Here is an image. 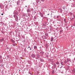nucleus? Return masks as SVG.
Instances as JSON below:
<instances>
[{
    "instance_id": "obj_1",
    "label": "nucleus",
    "mask_w": 75,
    "mask_h": 75,
    "mask_svg": "<svg viewBox=\"0 0 75 75\" xmlns=\"http://www.w3.org/2000/svg\"><path fill=\"white\" fill-rule=\"evenodd\" d=\"M22 0H18V1L16 2L17 4L18 5L19 4H22Z\"/></svg>"
},
{
    "instance_id": "obj_2",
    "label": "nucleus",
    "mask_w": 75,
    "mask_h": 75,
    "mask_svg": "<svg viewBox=\"0 0 75 75\" xmlns=\"http://www.w3.org/2000/svg\"><path fill=\"white\" fill-rule=\"evenodd\" d=\"M13 17L15 18V20L16 21H18V18L17 16L15 15H14Z\"/></svg>"
},
{
    "instance_id": "obj_3",
    "label": "nucleus",
    "mask_w": 75,
    "mask_h": 75,
    "mask_svg": "<svg viewBox=\"0 0 75 75\" xmlns=\"http://www.w3.org/2000/svg\"><path fill=\"white\" fill-rule=\"evenodd\" d=\"M13 14L15 16H17L18 14V12L17 11H14Z\"/></svg>"
},
{
    "instance_id": "obj_4",
    "label": "nucleus",
    "mask_w": 75,
    "mask_h": 75,
    "mask_svg": "<svg viewBox=\"0 0 75 75\" xmlns=\"http://www.w3.org/2000/svg\"><path fill=\"white\" fill-rule=\"evenodd\" d=\"M37 58H35L36 59H38V58H40V55H39V54H37Z\"/></svg>"
},
{
    "instance_id": "obj_5",
    "label": "nucleus",
    "mask_w": 75,
    "mask_h": 75,
    "mask_svg": "<svg viewBox=\"0 0 75 75\" xmlns=\"http://www.w3.org/2000/svg\"><path fill=\"white\" fill-rule=\"evenodd\" d=\"M31 57L33 58H34L35 57V54H32L31 55Z\"/></svg>"
},
{
    "instance_id": "obj_6",
    "label": "nucleus",
    "mask_w": 75,
    "mask_h": 75,
    "mask_svg": "<svg viewBox=\"0 0 75 75\" xmlns=\"http://www.w3.org/2000/svg\"><path fill=\"white\" fill-rule=\"evenodd\" d=\"M40 14L41 17H43V16L44 15H43V14H42V13H41V12H40Z\"/></svg>"
},
{
    "instance_id": "obj_7",
    "label": "nucleus",
    "mask_w": 75,
    "mask_h": 75,
    "mask_svg": "<svg viewBox=\"0 0 75 75\" xmlns=\"http://www.w3.org/2000/svg\"><path fill=\"white\" fill-rule=\"evenodd\" d=\"M4 40V38H2V39H0V42H2V41H3Z\"/></svg>"
},
{
    "instance_id": "obj_8",
    "label": "nucleus",
    "mask_w": 75,
    "mask_h": 75,
    "mask_svg": "<svg viewBox=\"0 0 75 75\" xmlns=\"http://www.w3.org/2000/svg\"><path fill=\"white\" fill-rule=\"evenodd\" d=\"M67 62H69V61H71V60L70 59H68V58H67Z\"/></svg>"
},
{
    "instance_id": "obj_9",
    "label": "nucleus",
    "mask_w": 75,
    "mask_h": 75,
    "mask_svg": "<svg viewBox=\"0 0 75 75\" xmlns=\"http://www.w3.org/2000/svg\"><path fill=\"white\" fill-rule=\"evenodd\" d=\"M27 11L28 13H29V12H30V9H27Z\"/></svg>"
},
{
    "instance_id": "obj_10",
    "label": "nucleus",
    "mask_w": 75,
    "mask_h": 75,
    "mask_svg": "<svg viewBox=\"0 0 75 75\" xmlns=\"http://www.w3.org/2000/svg\"><path fill=\"white\" fill-rule=\"evenodd\" d=\"M11 41L12 42H13V43H15V41L13 39H11Z\"/></svg>"
},
{
    "instance_id": "obj_11",
    "label": "nucleus",
    "mask_w": 75,
    "mask_h": 75,
    "mask_svg": "<svg viewBox=\"0 0 75 75\" xmlns=\"http://www.w3.org/2000/svg\"><path fill=\"white\" fill-rule=\"evenodd\" d=\"M40 61L41 62H44V60L42 59H40Z\"/></svg>"
},
{
    "instance_id": "obj_12",
    "label": "nucleus",
    "mask_w": 75,
    "mask_h": 75,
    "mask_svg": "<svg viewBox=\"0 0 75 75\" xmlns=\"http://www.w3.org/2000/svg\"><path fill=\"white\" fill-rule=\"evenodd\" d=\"M34 49H35H35H37V46H34Z\"/></svg>"
},
{
    "instance_id": "obj_13",
    "label": "nucleus",
    "mask_w": 75,
    "mask_h": 75,
    "mask_svg": "<svg viewBox=\"0 0 75 75\" xmlns=\"http://www.w3.org/2000/svg\"><path fill=\"white\" fill-rule=\"evenodd\" d=\"M42 37L43 38H44V39H46V37L44 35Z\"/></svg>"
},
{
    "instance_id": "obj_14",
    "label": "nucleus",
    "mask_w": 75,
    "mask_h": 75,
    "mask_svg": "<svg viewBox=\"0 0 75 75\" xmlns=\"http://www.w3.org/2000/svg\"><path fill=\"white\" fill-rule=\"evenodd\" d=\"M61 64L62 65H64V62H61Z\"/></svg>"
},
{
    "instance_id": "obj_15",
    "label": "nucleus",
    "mask_w": 75,
    "mask_h": 75,
    "mask_svg": "<svg viewBox=\"0 0 75 75\" xmlns=\"http://www.w3.org/2000/svg\"><path fill=\"white\" fill-rule=\"evenodd\" d=\"M45 35L46 36H48V33H45Z\"/></svg>"
},
{
    "instance_id": "obj_16",
    "label": "nucleus",
    "mask_w": 75,
    "mask_h": 75,
    "mask_svg": "<svg viewBox=\"0 0 75 75\" xmlns=\"http://www.w3.org/2000/svg\"><path fill=\"white\" fill-rule=\"evenodd\" d=\"M52 74H54L55 73V71L54 70L52 71Z\"/></svg>"
},
{
    "instance_id": "obj_17",
    "label": "nucleus",
    "mask_w": 75,
    "mask_h": 75,
    "mask_svg": "<svg viewBox=\"0 0 75 75\" xmlns=\"http://www.w3.org/2000/svg\"><path fill=\"white\" fill-rule=\"evenodd\" d=\"M51 41H53V40H54V39H53V38H51Z\"/></svg>"
},
{
    "instance_id": "obj_18",
    "label": "nucleus",
    "mask_w": 75,
    "mask_h": 75,
    "mask_svg": "<svg viewBox=\"0 0 75 75\" xmlns=\"http://www.w3.org/2000/svg\"><path fill=\"white\" fill-rule=\"evenodd\" d=\"M69 14H70V15H71V16H72V14H73L72 13H71V12H70L69 13Z\"/></svg>"
},
{
    "instance_id": "obj_19",
    "label": "nucleus",
    "mask_w": 75,
    "mask_h": 75,
    "mask_svg": "<svg viewBox=\"0 0 75 75\" xmlns=\"http://www.w3.org/2000/svg\"><path fill=\"white\" fill-rule=\"evenodd\" d=\"M59 67L60 68H62V66L60 65V66H59Z\"/></svg>"
},
{
    "instance_id": "obj_20",
    "label": "nucleus",
    "mask_w": 75,
    "mask_h": 75,
    "mask_svg": "<svg viewBox=\"0 0 75 75\" xmlns=\"http://www.w3.org/2000/svg\"><path fill=\"white\" fill-rule=\"evenodd\" d=\"M64 63H65V64H67V60H65V61H64Z\"/></svg>"
},
{
    "instance_id": "obj_21",
    "label": "nucleus",
    "mask_w": 75,
    "mask_h": 75,
    "mask_svg": "<svg viewBox=\"0 0 75 75\" xmlns=\"http://www.w3.org/2000/svg\"><path fill=\"white\" fill-rule=\"evenodd\" d=\"M64 21L65 23H66V19L64 18Z\"/></svg>"
},
{
    "instance_id": "obj_22",
    "label": "nucleus",
    "mask_w": 75,
    "mask_h": 75,
    "mask_svg": "<svg viewBox=\"0 0 75 75\" xmlns=\"http://www.w3.org/2000/svg\"><path fill=\"white\" fill-rule=\"evenodd\" d=\"M56 64L58 65V64H59V62H56Z\"/></svg>"
},
{
    "instance_id": "obj_23",
    "label": "nucleus",
    "mask_w": 75,
    "mask_h": 75,
    "mask_svg": "<svg viewBox=\"0 0 75 75\" xmlns=\"http://www.w3.org/2000/svg\"><path fill=\"white\" fill-rule=\"evenodd\" d=\"M73 7H75V4H73Z\"/></svg>"
},
{
    "instance_id": "obj_24",
    "label": "nucleus",
    "mask_w": 75,
    "mask_h": 75,
    "mask_svg": "<svg viewBox=\"0 0 75 75\" xmlns=\"http://www.w3.org/2000/svg\"><path fill=\"white\" fill-rule=\"evenodd\" d=\"M73 71L74 73H75V69H74Z\"/></svg>"
},
{
    "instance_id": "obj_25",
    "label": "nucleus",
    "mask_w": 75,
    "mask_h": 75,
    "mask_svg": "<svg viewBox=\"0 0 75 75\" xmlns=\"http://www.w3.org/2000/svg\"><path fill=\"white\" fill-rule=\"evenodd\" d=\"M12 45L13 46H16V45L15 44H13Z\"/></svg>"
},
{
    "instance_id": "obj_26",
    "label": "nucleus",
    "mask_w": 75,
    "mask_h": 75,
    "mask_svg": "<svg viewBox=\"0 0 75 75\" xmlns=\"http://www.w3.org/2000/svg\"><path fill=\"white\" fill-rule=\"evenodd\" d=\"M65 6L63 7V9L64 10H65Z\"/></svg>"
},
{
    "instance_id": "obj_27",
    "label": "nucleus",
    "mask_w": 75,
    "mask_h": 75,
    "mask_svg": "<svg viewBox=\"0 0 75 75\" xmlns=\"http://www.w3.org/2000/svg\"><path fill=\"white\" fill-rule=\"evenodd\" d=\"M34 18H35V19H36V16H34Z\"/></svg>"
},
{
    "instance_id": "obj_28",
    "label": "nucleus",
    "mask_w": 75,
    "mask_h": 75,
    "mask_svg": "<svg viewBox=\"0 0 75 75\" xmlns=\"http://www.w3.org/2000/svg\"><path fill=\"white\" fill-rule=\"evenodd\" d=\"M73 26H75V23L73 24Z\"/></svg>"
},
{
    "instance_id": "obj_29",
    "label": "nucleus",
    "mask_w": 75,
    "mask_h": 75,
    "mask_svg": "<svg viewBox=\"0 0 75 75\" xmlns=\"http://www.w3.org/2000/svg\"><path fill=\"white\" fill-rule=\"evenodd\" d=\"M59 17V16H57V18H58Z\"/></svg>"
},
{
    "instance_id": "obj_30",
    "label": "nucleus",
    "mask_w": 75,
    "mask_h": 75,
    "mask_svg": "<svg viewBox=\"0 0 75 75\" xmlns=\"http://www.w3.org/2000/svg\"><path fill=\"white\" fill-rule=\"evenodd\" d=\"M41 0L42 1H43V2L44 1V0Z\"/></svg>"
},
{
    "instance_id": "obj_31",
    "label": "nucleus",
    "mask_w": 75,
    "mask_h": 75,
    "mask_svg": "<svg viewBox=\"0 0 75 75\" xmlns=\"http://www.w3.org/2000/svg\"><path fill=\"white\" fill-rule=\"evenodd\" d=\"M46 56L47 57H49L48 55H47V54L46 55Z\"/></svg>"
},
{
    "instance_id": "obj_32",
    "label": "nucleus",
    "mask_w": 75,
    "mask_h": 75,
    "mask_svg": "<svg viewBox=\"0 0 75 75\" xmlns=\"http://www.w3.org/2000/svg\"><path fill=\"white\" fill-rule=\"evenodd\" d=\"M74 18H75V15H73Z\"/></svg>"
},
{
    "instance_id": "obj_33",
    "label": "nucleus",
    "mask_w": 75,
    "mask_h": 75,
    "mask_svg": "<svg viewBox=\"0 0 75 75\" xmlns=\"http://www.w3.org/2000/svg\"><path fill=\"white\" fill-rule=\"evenodd\" d=\"M1 57H2V56H0V58H1Z\"/></svg>"
},
{
    "instance_id": "obj_34",
    "label": "nucleus",
    "mask_w": 75,
    "mask_h": 75,
    "mask_svg": "<svg viewBox=\"0 0 75 75\" xmlns=\"http://www.w3.org/2000/svg\"><path fill=\"white\" fill-rule=\"evenodd\" d=\"M62 30H60V33H62Z\"/></svg>"
},
{
    "instance_id": "obj_35",
    "label": "nucleus",
    "mask_w": 75,
    "mask_h": 75,
    "mask_svg": "<svg viewBox=\"0 0 75 75\" xmlns=\"http://www.w3.org/2000/svg\"><path fill=\"white\" fill-rule=\"evenodd\" d=\"M30 50H32V49H31V48L30 47Z\"/></svg>"
},
{
    "instance_id": "obj_36",
    "label": "nucleus",
    "mask_w": 75,
    "mask_h": 75,
    "mask_svg": "<svg viewBox=\"0 0 75 75\" xmlns=\"http://www.w3.org/2000/svg\"><path fill=\"white\" fill-rule=\"evenodd\" d=\"M59 10H60V11H62V9H59Z\"/></svg>"
},
{
    "instance_id": "obj_37",
    "label": "nucleus",
    "mask_w": 75,
    "mask_h": 75,
    "mask_svg": "<svg viewBox=\"0 0 75 75\" xmlns=\"http://www.w3.org/2000/svg\"><path fill=\"white\" fill-rule=\"evenodd\" d=\"M30 46H29L28 47V48H30Z\"/></svg>"
},
{
    "instance_id": "obj_38",
    "label": "nucleus",
    "mask_w": 75,
    "mask_h": 75,
    "mask_svg": "<svg viewBox=\"0 0 75 75\" xmlns=\"http://www.w3.org/2000/svg\"><path fill=\"white\" fill-rule=\"evenodd\" d=\"M3 65L2 64H1V67H3Z\"/></svg>"
},
{
    "instance_id": "obj_39",
    "label": "nucleus",
    "mask_w": 75,
    "mask_h": 75,
    "mask_svg": "<svg viewBox=\"0 0 75 75\" xmlns=\"http://www.w3.org/2000/svg\"><path fill=\"white\" fill-rule=\"evenodd\" d=\"M54 67H55V66H56V64H54Z\"/></svg>"
},
{
    "instance_id": "obj_40",
    "label": "nucleus",
    "mask_w": 75,
    "mask_h": 75,
    "mask_svg": "<svg viewBox=\"0 0 75 75\" xmlns=\"http://www.w3.org/2000/svg\"><path fill=\"white\" fill-rule=\"evenodd\" d=\"M1 15L2 16H3V13H1Z\"/></svg>"
},
{
    "instance_id": "obj_41",
    "label": "nucleus",
    "mask_w": 75,
    "mask_h": 75,
    "mask_svg": "<svg viewBox=\"0 0 75 75\" xmlns=\"http://www.w3.org/2000/svg\"><path fill=\"white\" fill-rule=\"evenodd\" d=\"M36 3H38V1H36Z\"/></svg>"
},
{
    "instance_id": "obj_42",
    "label": "nucleus",
    "mask_w": 75,
    "mask_h": 75,
    "mask_svg": "<svg viewBox=\"0 0 75 75\" xmlns=\"http://www.w3.org/2000/svg\"><path fill=\"white\" fill-rule=\"evenodd\" d=\"M53 68H54V67H52V69H53Z\"/></svg>"
},
{
    "instance_id": "obj_43",
    "label": "nucleus",
    "mask_w": 75,
    "mask_h": 75,
    "mask_svg": "<svg viewBox=\"0 0 75 75\" xmlns=\"http://www.w3.org/2000/svg\"><path fill=\"white\" fill-rule=\"evenodd\" d=\"M26 17H28V15H26Z\"/></svg>"
},
{
    "instance_id": "obj_44",
    "label": "nucleus",
    "mask_w": 75,
    "mask_h": 75,
    "mask_svg": "<svg viewBox=\"0 0 75 75\" xmlns=\"http://www.w3.org/2000/svg\"><path fill=\"white\" fill-rule=\"evenodd\" d=\"M25 7H27V6H25Z\"/></svg>"
},
{
    "instance_id": "obj_45",
    "label": "nucleus",
    "mask_w": 75,
    "mask_h": 75,
    "mask_svg": "<svg viewBox=\"0 0 75 75\" xmlns=\"http://www.w3.org/2000/svg\"><path fill=\"white\" fill-rule=\"evenodd\" d=\"M47 15H48V16H49V14H47Z\"/></svg>"
},
{
    "instance_id": "obj_46",
    "label": "nucleus",
    "mask_w": 75,
    "mask_h": 75,
    "mask_svg": "<svg viewBox=\"0 0 75 75\" xmlns=\"http://www.w3.org/2000/svg\"><path fill=\"white\" fill-rule=\"evenodd\" d=\"M47 54H49L48 52H47Z\"/></svg>"
},
{
    "instance_id": "obj_47",
    "label": "nucleus",
    "mask_w": 75,
    "mask_h": 75,
    "mask_svg": "<svg viewBox=\"0 0 75 75\" xmlns=\"http://www.w3.org/2000/svg\"><path fill=\"white\" fill-rule=\"evenodd\" d=\"M74 60H75V58L74 59Z\"/></svg>"
},
{
    "instance_id": "obj_48",
    "label": "nucleus",
    "mask_w": 75,
    "mask_h": 75,
    "mask_svg": "<svg viewBox=\"0 0 75 75\" xmlns=\"http://www.w3.org/2000/svg\"><path fill=\"white\" fill-rule=\"evenodd\" d=\"M51 16H52V13H51Z\"/></svg>"
},
{
    "instance_id": "obj_49",
    "label": "nucleus",
    "mask_w": 75,
    "mask_h": 75,
    "mask_svg": "<svg viewBox=\"0 0 75 75\" xmlns=\"http://www.w3.org/2000/svg\"><path fill=\"white\" fill-rule=\"evenodd\" d=\"M71 27H73V26H71Z\"/></svg>"
},
{
    "instance_id": "obj_50",
    "label": "nucleus",
    "mask_w": 75,
    "mask_h": 75,
    "mask_svg": "<svg viewBox=\"0 0 75 75\" xmlns=\"http://www.w3.org/2000/svg\"><path fill=\"white\" fill-rule=\"evenodd\" d=\"M43 54H44L43 53H42V55H43Z\"/></svg>"
},
{
    "instance_id": "obj_51",
    "label": "nucleus",
    "mask_w": 75,
    "mask_h": 75,
    "mask_svg": "<svg viewBox=\"0 0 75 75\" xmlns=\"http://www.w3.org/2000/svg\"><path fill=\"white\" fill-rule=\"evenodd\" d=\"M0 7H1V5H0Z\"/></svg>"
},
{
    "instance_id": "obj_52",
    "label": "nucleus",
    "mask_w": 75,
    "mask_h": 75,
    "mask_svg": "<svg viewBox=\"0 0 75 75\" xmlns=\"http://www.w3.org/2000/svg\"><path fill=\"white\" fill-rule=\"evenodd\" d=\"M29 74H31V73H29Z\"/></svg>"
},
{
    "instance_id": "obj_53",
    "label": "nucleus",
    "mask_w": 75,
    "mask_h": 75,
    "mask_svg": "<svg viewBox=\"0 0 75 75\" xmlns=\"http://www.w3.org/2000/svg\"><path fill=\"white\" fill-rule=\"evenodd\" d=\"M57 23H58V22H57Z\"/></svg>"
},
{
    "instance_id": "obj_54",
    "label": "nucleus",
    "mask_w": 75,
    "mask_h": 75,
    "mask_svg": "<svg viewBox=\"0 0 75 75\" xmlns=\"http://www.w3.org/2000/svg\"><path fill=\"white\" fill-rule=\"evenodd\" d=\"M19 70L20 71V70Z\"/></svg>"
},
{
    "instance_id": "obj_55",
    "label": "nucleus",
    "mask_w": 75,
    "mask_h": 75,
    "mask_svg": "<svg viewBox=\"0 0 75 75\" xmlns=\"http://www.w3.org/2000/svg\"><path fill=\"white\" fill-rule=\"evenodd\" d=\"M19 70L20 71V70Z\"/></svg>"
},
{
    "instance_id": "obj_56",
    "label": "nucleus",
    "mask_w": 75,
    "mask_h": 75,
    "mask_svg": "<svg viewBox=\"0 0 75 75\" xmlns=\"http://www.w3.org/2000/svg\"><path fill=\"white\" fill-rule=\"evenodd\" d=\"M19 70L20 71V70Z\"/></svg>"
}]
</instances>
